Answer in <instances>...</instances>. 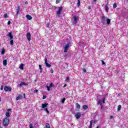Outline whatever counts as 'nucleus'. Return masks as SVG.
<instances>
[{"label":"nucleus","mask_w":128,"mask_h":128,"mask_svg":"<svg viewBox=\"0 0 128 128\" xmlns=\"http://www.w3.org/2000/svg\"><path fill=\"white\" fill-rule=\"evenodd\" d=\"M35 82H36V80H35Z\"/></svg>","instance_id":"e2e57ef3"},{"label":"nucleus","mask_w":128,"mask_h":128,"mask_svg":"<svg viewBox=\"0 0 128 128\" xmlns=\"http://www.w3.org/2000/svg\"><path fill=\"white\" fill-rule=\"evenodd\" d=\"M20 70H24V64H21L20 66Z\"/></svg>","instance_id":"bb28decb"},{"label":"nucleus","mask_w":128,"mask_h":128,"mask_svg":"<svg viewBox=\"0 0 128 128\" xmlns=\"http://www.w3.org/2000/svg\"><path fill=\"white\" fill-rule=\"evenodd\" d=\"M82 108H83V110H88V106L86 105H84L82 106Z\"/></svg>","instance_id":"6ab92c4d"},{"label":"nucleus","mask_w":128,"mask_h":128,"mask_svg":"<svg viewBox=\"0 0 128 128\" xmlns=\"http://www.w3.org/2000/svg\"><path fill=\"white\" fill-rule=\"evenodd\" d=\"M30 36H31L30 33L28 32L26 34V38L28 40H30Z\"/></svg>","instance_id":"9b49d317"},{"label":"nucleus","mask_w":128,"mask_h":128,"mask_svg":"<svg viewBox=\"0 0 128 128\" xmlns=\"http://www.w3.org/2000/svg\"><path fill=\"white\" fill-rule=\"evenodd\" d=\"M105 10L107 12H108V3L106 4Z\"/></svg>","instance_id":"dca6fc26"},{"label":"nucleus","mask_w":128,"mask_h":128,"mask_svg":"<svg viewBox=\"0 0 128 128\" xmlns=\"http://www.w3.org/2000/svg\"><path fill=\"white\" fill-rule=\"evenodd\" d=\"M102 64H106V63L103 60H102Z\"/></svg>","instance_id":"09e8293b"},{"label":"nucleus","mask_w":128,"mask_h":128,"mask_svg":"<svg viewBox=\"0 0 128 128\" xmlns=\"http://www.w3.org/2000/svg\"><path fill=\"white\" fill-rule=\"evenodd\" d=\"M4 18H8V14H4Z\"/></svg>","instance_id":"e433bc0d"},{"label":"nucleus","mask_w":128,"mask_h":128,"mask_svg":"<svg viewBox=\"0 0 128 128\" xmlns=\"http://www.w3.org/2000/svg\"><path fill=\"white\" fill-rule=\"evenodd\" d=\"M70 80V77L68 76L66 79V82H68Z\"/></svg>","instance_id":"58836bf2"},{"label":"nucleus","mask_w":128,"mask_h":128,"mask_svg":"<svg viewBox=\"0 0 128 128\" xmlns=\"http://www.w3.org/2000/svg\"><path fill=\"white\" fill-rule=\"evenodd\" d=\"M10 46H14V40H12L10 42Z\"/></svg>","instance_id":"f704fd0d"},{"label":"nucleus","mask_w":128,"mask_h":128,"mask_svg":"<svg viewBox=\"0 0 128 128\" xmlns=\"http://www.w3.org/2000/svg\"><path fill=\"white\" fill-rule=\"evenodd\" d=\"M22 96L19 94L16 98V100H22Z\"/></svg>","instance_id":"f8f14e48"},{"label":"nucleus","mask_w":128,"mask_h":128,"mask_svg":"<svg viewBox=\"0 0 128 128\" xmlns=\"http://www.w3.org/2000/svg\"><path fill=\"white\" fill-rule=\"evenodd\" d=\"M4 90V87L2 86H1L0 90Z\"/></svg>","instance_id":"8fccbe9b"},{"label":"nucleus","mask_w":128,"mask_h":128,"mask_svg":"<svg viewBox=\"0 0 128 128\" xmlns=\"http://www.w3.org/2000/svg\"><path fill=\"white\" fill-rule=\"evenodd\" d=\"M66 86V84H64V86H63V88H65V86Z\"/></svg>","instance_id":"4d7b16f0"},{"label":"nucleus","mask_w":128,"mask_h":128,"mask_svg":"<svg viewBox=\"0 0 128 128\" xmlns=\"http://www.w3.org/2000/svg\"><path fill=\"white\" fill-rule=\"evenodd\" d=\"M101 22L103 24H104V22H106V17L104 16H102Z\"/></svg>","instance_id":"1a4fd4ad"},{"label":"nucleus","mask_w":128,"mask_h":128,"mask_svg":"<svg viewBox=\"0 0 128 128\" xmlns=\"http://www.w3.org/2000/svg\"><path fill=\"white\" fill-rule=\"evenodd\" d=\"M127 2H128V0H127Z\"/></svg>","instance_id":"0e129e2a"},{"label":"nucleus","mask_w":128,"mask_h":128,"mask_svg":"<svg viewBox=\"0 0 128 128\" xmlns=\"http://www.w3.org/2000/svg\"><path fill=\"white\" fill-rule=\"evenodd\" d=\"M30 128H34V126H32V124H30L29 126Z\"/></svg>","instance_id":"a19ab883"},{"label":"nucleus","mask_w":128,"mask_h":128,"mask_svg":"<svg viewBox=\"0 0 128 128\" xmlns=\"http://www.w3.org/2000/svg\"><path fill=\"white\" fill-rule=\"evenodd\" d=\"M64 56V58H66L67 56L65 55Z\"/></svg>","instance_id":"13d9d810"},{"label":"nucleus","mask_w":128,"mask_h":128,"mask_svg":"<svg viewBox=\"0 0 128 128\" xmlns=\"http://www.w3.org/2000/svg\"><path fill=\"white\" fill-rule=\"evenodd\" d=\"M77 6L78 8L80 6V0H78Z\"/></svg>","instance_id":"a878e982"},{"label":"nucleus","mask_w":128,"mask_h":128,"mask_svg":"<svg viewBox=\"0 0 128 128\" xmlns=\"http://www.w3.org/2000/svg\"><path fill=\"white\" fill-rule=\"evenodd\" d=\"M120 110H122V105H118L117 109L118 112H120Z\"/></svg>","instance_id":"412c9836"},{"label":"nucleus","mask_w":128,"mask_h":128,"mask_svg":"<svg viewBox=\"0 0 128 128\" xmlns=\"http://www.w3.org/2000/svg\"><path fill=\"white\" fill-rule=\"evenodd\" d=\"M10 110H12V109L11 108H9L8 110V112H10Z\"/></svg>","instance_id":"3c124183"},{"label":"nucleus","mask_w":128,"mask_h":128,"mask_svg":"<svg viewBox=\"0 0 128 128\" xmlns=\"http://www.w3.org/2000/svg\"><path fill=\"white\" fill-rule=\"evenodd\" d=\"M46 96H44L42 97V99L43 100H46Z\"/></svg>","instance_id":"37998d69"},{"label":"nucleus","mask_w":128,"mask_h":128,"mask_svg":"<svg viewBox=\"0 0 128 128\" xmlns=\"http://www.w3.org/2000/svg\"><path fill=\"white\" fill-rule=\"evenodd\" d=\"M26 18L27 20H32V16L30 15H26Z\"/></svg>","instance_id":"ddd939ff"},{"label":"nucleus","mask_w":128,"mask_h":128,"mask_svg":"<svg viewBox=\"0 0 128 128\" xmlns=\"http://www.w3.org/2000/svg\"><path fill=\"white\" fill-rule=\"evenodd\" d=\"M24 85L28 86V84L25 83L24 82H22L20 84V86H24Z\"/></svg>","instance_id":"aec40b11"},{"label":"nucleus","mask_w":128,"mask_h":128,"mask_svg":"<svg viewBox=\"0 0 128 128\" xmlns=\"http://www.w3.org/2000/svg\"><path fill=\"white\" fill-rule=\"evenodd\" d=\"M48 106V104L44 103L42 104V108L45 109Z\"/></svg>","instance_id":"9d476101"},{"label":"nucleus","mask_w":128,"mask_h":128,"mask_svg":"<svg viewBox=\"0 0 128 128\" xmlns=\"http://www.w3.org/2000/svg\"><path fill=\"white\" fill-rule=\"evenodd\" d=\"M54 84L52 82L50 83V84L49 85L50 88H54Z\"/></svg>","instance_id":"473e14b6"},{"label":"nucleus","mask_w":128,"mask_h":128,"mask_svg":"<svg viewBox=\"0 0 128 128\" xmlns=\"http://www.w3.org/2000/svg\"><path fill=\"white\" fill-rule=\"evenodd\" d=\"M7 24H8V26H10V21H8V23H7Z\"/></svg>","instance_id":"a18cd8bd"},{"label":"nucleus","mask_w":128,"mask_h":128,"mask_svg":"<svg viewBox=\"0 0 128 128\" xmlns=\"http://www.w3.org/2000/svg\"><path fill=\"white\" fill-rule=\"evenodd\" d=\"M116 6H118L116 5V2L114 3L113 4L114 8H116Z\"/></svg>","instance_id":"cd10ccee"},{"label":"nucleus","mask_w":128,"mask_h":128,"mask_svg":"<svg viewBox=\"0 0 128 128\" xmlns=\"http://www.w3.org/2000/svg\"><path fill=\"white\" fill-rule=\"evenodd\" d=\"M90 8H92V7L91 6H88V9L90 10Z\"/></svg>","instance_id":"6e6d98bb"},{"label":"nucleus","mask_w":128,"mask_h":128,"mask_svg":"<svg viewBox=\"0 0 128 128\" xmlns=\"http://www.w3.org/2000/svg\"><path fill=\"white\" fill-rule=\"evenodd\" d=\"M50 71L51 74H54V70H52V68H51Z\"/></svg>","instance_id":"c03bdc74"},{"label":"nucleus","mask_w":128,"mask_h":128,"mask_svg":"<svg viewBox=\"0 0 128 128\" xmlns=\"http://www.w3.org/2000/svg\"><path fill=\"white\" fill-rule=\"evenodd\" d=\"M39 68L40 69V72H42V65H39Z\"/></svg>","instance_id":"c85d7f7f"},{"label":"nucleus","mask_w":128,"mask_h":128,"mask_svg":"<svg viewBox=\"0 0 128 128\" xmlns=\"http://www.w3.org/2000/svg\"><path fill=\"white\" fill-rule=\"evenodd\" d=\"M44 110H45L46 112H47L48 114H50V111H48V108H45Z\"/></svg>","instance_id":"b1692460"},{"label":"nucleus","mask_w":128,"mask_h":128,"mask_svg":"<svg viewBox=\"0 0 128 128\" xmlns=\"http://www.w3.org/2000/svg\"><path fill=\"white\" fill-rule=\"evenodd\" d=\"M104 104L106 102V98H103L102 100V104Z\"/></svg>","instance_id":"72a5a7b5"},{"label":"nucleus","mask_w":128,"mask_h":128,"mask_svg":"<svg viewBox=\"0 0 128 128\" xmlns=\"http://www.w3.org/2000/svg\"><path fill=\"white\" fill-rule=\"evenodd\" d=\"M76 106L78 110H80V104H78V103H76Z\"/></svg>","instance_id":"a211bd4d"},{"label":"nucleus","mask_w":128,"mask_h":128,"mask_svg":"<svg viewBox=\"0 0 128 128\" xmlns=\"http://www.w3.org/2000/svg\"><path fill=\"white\" fill-rule=\"evenodd\" d=\"M20 6H18V8L16 9V14H18V13L20 12Z\"/></svg>","instance_id":"f3484780"},{"label":"nucleus","mask_w":128,"mask_h":128,"mask_svg":"<svg viewBox=\"0 0 128 128\" xmlns=\"http://www.w3.org/2000/svg\"><path fill=\"white\" fill-rule=\"evenodd\" d=\"M102 100H100L98 102V104H100V110H102V108H104V105H102Z\"/></svg>","instance_id":"6e6552de"},{"label":"nucleus","mask_w":128,"mask_h":128,"mask_svg":"<svg viewBox=\"0 0 128 128\" xmlns=\"http://www.w3.org/2000/svg\"><path fill=\"white\" fill-rule=\"evenodd\" d=\"M8 64V60H5L3 61V66H6Z\"/></svg>","instance_id":"2eb2a0df"},{"label":"nucleus","mask_w":128,"mask_h":128,"mask_svg":"<svg viewBox=\"0 0 128 128\" xmlns=\"http://www.w3.org/2000/svg\"><path fill=\"white\" fill-rule=\"evenodd\" d=\"M92 120L90 122V126H89L88 128H92Z\"/></svg>","instance_id":"393cba45"},{"label":"nucleus","mask_w":128,"mask_h":128,"mask_svg":"<svg viewBox=\"0 0 128 128\" xmlns=\"http://www.w3.org/2000/svg\"><path fill=\"white\" fill-rule=\"evenodd\" d=\"M81 116L82 114H80V112L76 113V114H75V118H76L77 120H78Z\"/></svg>","instance_id":"423d86ee"},{"label":"nucleus","mask_w":128,"mask_h":128,"mask_svg":"<svg viewBox=\"0 0 128 128\" xmlns=\"http://www.w3.org/2000/svg\"><path fill=\"white\" fill-rule=\"evenodd\" d=\"M4 90L5 92H12V88L8 86H6L4 87Z\"/></svg>","instance_id":"7ed1b4c3"},{"label":"nucleus","mask_w":128,"mask_h":128,"mask_svg":"<svg viewBox=\"0 0 128 128\" xmlns=\"http://www.w3.org/2000/svg\"><path fill=\"white\" fill-rule=\"evenodd\" d=\"M65 100H66V98H63L61 100L62 104H64Z\"/></svg>","instance_id":"7c9ffc66"},{"label":"nucleus","mask_w":128,"mask_h":128,"mask_svg":"<svg viewBox=\"0 0 128 128\" xmlns=\"http://www.w3.org/2000/svg\"><path fill=\"white\" fill-rule=\"evenodd\" d=\"M98 122V120H92V124H96Z\"/></svg>","instance_id":"4c0bfd02"},{"label":"nucleus","mask_w":128,"mask_h":128,"mask_svg":"<svg viewBox=\"0 0 128 128\" xmlns=\"http://www.w3.org/2000/svg\"><path fill=\"white\" fill-rule=\"evenodd\" d=\"M82 70H83V72H86V68H82Z\"/></svg>","instance_id":"79ce46f5"},{"label":"nucleus","mask_w":128,"mask_h":128,"mask_svg":"<svg viewBox=\"0 0 128 128\" xmlns=\"http://www.w3.org/2000/svg\"><path fill=\"white\" fill-rule=\"evenodd\" d=\"M96 128H98V126Z\"/></svg>","instance_id":"680f3d73"},{"label":"nucleus","mask_w":128,"mask_h":128,"mask_svg":"<svg viewBox=\"0 0 128 128\" xmlns=\"http://www.w3.org/2000/svg\"><path fill=\"white\" fill-rule=\"evenodd\" d=\"M106 24H110V19L108 18L106 20Z\"/></svg>","instance_id":"5701e85b"},{"label":"nucleus","mask_w":128,"mask_h":128,"mask_svg":"<svg viewBox=\"0 0 128 128\" xmlns=\"http://www.w3.org/2000/svg\"><path fill=\"white\" fill-rule=\"evenodd\" d=\"M94 2H96V0H93Z\"/></svg>","instance_id":"bf43d9fd"},{"label":"nucleus","mask_w":128,"mask_h":128,"mask_svg":"<svg viewBox=\"0 0 128 128\" xmlns=\"http://www.w3.org/2000/svg\"><path fill=\"white\" fill-rule=\"evenodd\" d=\"M28 4V2H25V4Z\"/></svg>","instance_id":"5fc2aeb1"},{"label":"nucleus","mask_w":128,"mask_h":128,"mask_svg":"<svg viewBox=\"0 0 128 128\" xmlns=\"http://www.w3.org/2000/svg\"><path fill=\"white\" fill-rule=\"evenodd\" d=\"M64 52H68V50L70 48V43H68L64 48Z\"/></svg>","instance_id":"f03ea898"},{"label":"nucleus","mask_w":128,"mask_h":128,"mask_svg":"<svg viewBox=\"0 0 128 128\" xmlns=\"http://www.w3.org/2000/svg\"><path fill=\"white\" fill-rule=\"evenodd\" d=\"M8 36H9V38H10V40H12V38H14V36H12V32H10L8 34Z\"/></svg>","instance_id":"4468645a"},{"label":"nucleus","mask_w":128,"mask_h":128,"mask_svg":"<svg viewBox=\"0 0 128 128\" xmlns=\"http://www.w3.org/2000/svg\"><path fill=\"white\" fill-rule=\"evenodd\" d=\"M34 92H36V93L38 92V90H34Z\"/></svg>","instance_id":"49530a36"},{"label":"nucleus","mask_w":128,"mask_h":128,"mask_svg":"<svg viewBox=\"0 0 128 128\" xmlns=\"http://www.w3.org/2000/svg\"><path fill=\"white\" fill-rule=\"evenodd\" d=\"M6 53V50H4V48H2L1 50V54H4Z\"/></svg>","instance_id":"4be33fe9"},{"label":"nucleus","mask_w":128,"mask_h":128,"mask_svg":"<svg viewBox=\"0 0 128 128\" xmlns=\"http://www.w3.org/2000/svg\"><path fill=\"white\" fill-rule=\"evenodd\" d=\"M44 62H45L46 66L47 68H50V66H52V65H50V64H49L48 63V58H45Z\"/></svg>","instance_id":"0eeeda50"},{"label":"nucleus","mask_w":128,"mask_h":128,"mask_svg":"<svg viewBox=\"0 0 128 128\" xmlns=\"http://www.w3.org/2000/svg\"><path fill=\"white\" fill-rule=\"evenodd\" d=\"M1 102V98H0V102Z\"/></svg>","instance_id":"052dcab7"},{"label":"nucleus","mask_w":128,"mask_h":128,"mask_svg":"<svg viewBox=\"0 0 128 128\" xmlns=\"http://www.w3.org/2000/svg\"><path fill=\"white\" fill-rule=\"evenodd\" d=\"M60 0H56V4H60Z\"/></svg>","instance_id":"ea45409f"},{"label":"nucleus","mask_w":128,"mask_h":128,"mask_svg":"<svg viewBox=\"0 0 128 128\" xmlns=\"http://www.w3.org/2000/svg\"><path fill=\"white\" fill-rule=\"evenodd\" d=\"M24 98H26V94H24Z\"/></svg>","instance_id":"864d4df0"},{"label":"nucleus","mask_w":128,"mask_h":128,"mask_svg":"<svg viewBox=\"0 0 128 128\" xmlns=\"http://www.w3.org/2000/svg\"><path fill=\"white\" fill-rule=\"evenodd\" d=\"M49 26H50V24H48L47 25H46V27H47V28H48Z\"/></svg>","instance_id":"603ef678"},{"label":"nucleus","mask_w":128,"mask_h":128,"mask_svg":"<svg viewBox=\"0 0 128 128\" xmlns=\"http://www.w3.org/2000/svg\"><path fill=\"white\" fill-rule=\"evenodd\" d=\"M46 88H47V90H48V92H50V86H46Z\"/></svg>","instance_id":"c9c22d12"},{"label":"nucleus","mask_w":128,"mask_h":128,"mask_svg":"<svg viewBox=\"0 0 128 128\" xmlns=\"http://www.w3.org/2000/svg\"><path fill=\"white\" fill-rule=\"evenodd\" d=\"M73 19L74 24H78V17L76 16H74Z\"/></svg>","instance_id":"39448f33"},{"label":"nucleus","mask_w":128,"mask_h":128,"mask_svg":"<svg viewBox=\"0 0 128 128\" xmlns=\"http://www.w3.org/2000/svg\"><path fill=\"white\" fill-rule=\"evenodd\" d=\"M6 116L7 118H10V112H6Z\"/></svg>","instance_id":"2f4dec72"},{"label":"nucleus","mask_w":128,"mask_h":128,"mask_svg":"<svg viewBox=\"0 0 128 128\" xmlns=\"http://www.w3.org/2000/svg\"><path fill=\"white\" fill-rule=\"evenodd\" d=\"M110 120H112V118H114V116H110Z\"/></svg>","instance_id":"de8ad7c7"},{"label":"nucleus","mask_w":128,"mask_h":128,"mask_svg":"<svg viewBox=\"0 0 128 128\" xmlns=\"http://www.w3.org/2000/svg\"><path fill=\"white\" fill-rule=\"evenodd\" d=\"M62 7L60 6L59 8V9L56 13V14L58 16H60V14H62Z\"/></svg>","instance_id":"20e7f679"},{"label":"nucleus","mask_w":128,"mask_h":128,"mask_svg":"<svg viewBox=\"0 0 128 128\" xmlns=\"http://www.w3.org/2000/svg\"><path fill=\"white\" fill-rule=\"evenodd\" d=\"M46 128H50V124L46 123Z\"/></svg>","instance_id":"c756f323"},{"label":"nucleus","mask_w":128,"mask_h":128,"mask_svg":"<svg viewBox=\"0 0 128 128\" xmlns=\"http://www.w3.org/2000/svg\"><path fill=\"white\" fill-rule=\"evenodd\" d=\"M3 125L4 126H8V124H10V119L8 118H6L4 120H3Z\"/></svg>","instance_id":"f257e3e1"}]
</instances>
